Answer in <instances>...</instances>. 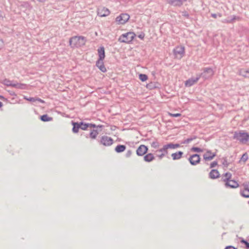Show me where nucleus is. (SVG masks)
Here are the masks:
<instances>
[{
    "label": "nucleus",
    "mask_w": 249,
    "mask_h": 249,
    "mask_svg": "<svg viewBox=\"0 0 249 249\" xmlns=\"http://www.w3.org/2000/svg\"><path fill=\"white\" fill-rule=\"evenodd\" d=\"M144 160L146 162H151L155 159V157L152 153H148L143 157Z\"/></svg>",
    "instance_id": "obj_20"
},
{
    "label": "nucleus",
    "mask_w": 249,
    "mask_h": 249,
    "mask_svg": "<svg viewBox=\"0 0 249 249\" xmlns=\"http://www.w3.org/2000/svg\"><path fill=\"white\" fill-rule=\"evenodd\" d=\"M23 85L17 83V84H14L13 87H15L18 89H23Z\"/></svg>",
    "instance_id": "obj_40"
},
{
    "label": "nucleus",
    "mask_w": 249,
    "mask_h": 249,
    "mask_svg": "<svg viewBox=\"0 0 249 249\" xmlns=\"http://www.w3.org/2000/svg\"><path fill=\"white\" fill-rule=\"evenodd\" d=\"M89 127H90L96 128V125L94 124L89 123Z\"/></svg>",
    "instance_id": "obj_47"
},
{
    "label": "nucleus",
    "mask_w": 249,
    "mask_h": 249,
    "mask_svg": "<svg viewBox=\"0 0 249 249\" xmlns=\"http://www.w3.org/2000/svg\"><path fill=\"white\" fill-rule=\"evenodd\" d=\"M239 74L245 77H249V70H241Z\"/></svg>",
    "instance_id": "obj_26"
},
{
    "label": "nucleus",
    "mask_w": 249,
    "mask_h": 249,
    "mask_svg": "<svg viewBox=\"0 0 249 249\" xmlns=\"http://www.w3.org/2000/svg\"><path fill=\"white\" fill-rule=\"evenodd\" d=\"M200 79V76H198V75L196 77V78H191L189 79L188 80H186L185 83V86L186 87H191L193 85H194L195 83H196L198 80Z\"/></svg>",
    "instance_id": "obj_15"
},
{
    "label": "nucleus",
    "mask_w": 249,
    "mask_h": 249,
    "mask_svg": "<svg viewBox=\"0 0 249 249\" xmlns=\"http://www.w3.org/2000/svg\"><path fill=\"white\" fill-rule=\"evenodd\" d=\"M139 79L142 82L146 81L148 79V76L145 74H139Z\"/></svg>",
    "instance_id": "obj_33"
},
{
    "label": "nucleus",
    "mask_w": 249,
    "mask_h": 249,
    "mask_svg": "<svg viewBox=\"0 0 249 249\" xmlns=\"http://www.w3.org/2000/svg\"><path fill=\"white\" fill-rule=\"evenodd\" d=\"M248 159V155L247 153H246L242 155V157L241 158L240 160L245 162Z\"/></svg>",
    "instance_id": "obj_36"
},
{
    "label": "nucleus",
    "mask_w": 249,
    "mask_h": 249,
    "mask_svg": "<svg viewBox=\"0 0 249 249\" xmlns=\"http://www.w3.org/2000/svg\"><path fill=\"white\" fill-rule=\"evenodd\" d=\"M0 98H3V97L2 96H0Z\"/></svg>",
    "instance_id": "obj_55"
},
{
    "label": "nucleus",
    "mask_w": 249,
    "mask_h": 249,
    "mask_svg": "<svg viewBox=\"0 0 249 249\" xmlns=\"http://www.w3.org/2000/svg\"><path fill=\"white\" fill-rule=\"evenodd\" d=\"M3 106V104L1 102H0V107H2Z\"/></svg>",
    "instance_id": "obj_52"
},
{
    "label": "nucleus",
    "mask_w": 249,
    "mask_h": 249,
    "mask_svg": "<svg viewBox=\"0 0 249 249\" xmlns=\"http://www.w3.org/2000/svg\"><path fill=\"white\" fill-rule=\"evenodd\" d=\"M168 149L166 145H164L162 148L156 151L157 153V156L159 158V159H162L164 157L168 154Z\"/></svg>",
    "instance_id": "obj_9"
},
{
    "label": "nucleus",
    "mask_w": 249,
    "mask_h": 249,
    "mask_svg": "<svg viewBox=\"0 0 249 249\" xmlns=\"http://www.w3.org/2000/svg\"><path fill=\"white\" fill-rule=\"evenodd\" d=\"M166 145L168 149H175L180 146V145L178 143L174 144L173 143H169Z\"/></svg>",
    "instance_id": "obj_27"
},
{
    "label": "nucleus",
    "mask_w": 249,
    "mask_h": 249,
    "mask_svg": "<svg viewBox=\"0 0 249 249\" xmlns=\"http://www.w3.org/2000/svg\"><path fill=\"white\" fill-rule=\"evenodd\" d=\"M225 249H237L234 248L233 246H229L226 247V248Z\"/></svg>",
    "instance_id": "obj_48"
},
{
    "label": "nucleus",
    "mask_w": 249,
    "mask_h": 249,
    "mask_svg": "<svg viewBox=\"0 0 249 249\" xmlns=\"http://www.w3.org/2000/svg\"><path fill=\"white\" fill-rule=\"evenodd\" d=\"M40 120L43 122H49L53 120V118L49 117L47 114H44L40 116Z\"/></svg>",
    "instance_id": "obj_25"
},
{
    "label": "nucleus",
    "mask_w": 249,
    "mask_h": 249,
    "mask_svg": "<svg viewBox=\"0 0 249 249\" xmlns=\"http://www.w3.org/2000/svg\"><path fill=\"white\" fill-rule=\"evenodd\" d=\"M197 137L196 136H194L192 137H191L186 140H185L183 142H181L182 144H187L190 142L191 141H193L194 140L196 139Z\"/></svg>",
    "instance_id": "obj_28"
},
{
    "label": "nucleus",
    "mask_w": 249,
    "mask_h": 249,
    "mask_svg": "<svg viewBox=\"0 0 249 249\" xmlns=\"http://www.w3.org/2000/svg\"><path fill=\"white\" fill-rule=\"evenodd\" d=\"M130 16L127 14H121L116 18V21L120 24L125 23L129 19Z\"/></svg>",
    "instance_id": "obj_8"
},
{
    "label": "nucleus",
    "mask_w": 249,
    "mask_h": 249,
    "mask_svg": "<svg viewBox=\"0 0 249 249\" xmlns=\"http://www.w3.org/2000/svg\"><path fill=\"white\" fill-rule=\"evenodd\" d=\"M243 185L244 187V190L243 191H249V183H243Z\"/></svg>",
    "instance_id": "obj_41"
},
{
    "label": "nucleus",
    "mask_w": 249,
    "mask_h": 249,
    "mask_svg": "<svg viewBox=\"0 0 249 249\" xmlns=\"http://www.w3.org/2000/svg\"><path fill=\"white\" fill-rule=\"evenodd\" d=\"M231 173L227 172L222 175L221 179L225 183L231 179Z\"/></svg>",
    "instance_id": "obj_19"
},
{
    "label": "nucleus",
    "mask_w": 249,
    "mask_h": 249,
    "mask_svg": "<svg viewBox=\"0 0 249 249\" xmlns=\"http://www.w3.org/2000/svg\"><path fill=\"white\" fill-rule=\"evenodd\" d=\"M225 186L227 188H236L239 187V185L238 183L234 180L231 179L226 183H225Z\"/></svg>",
    "instance_id": "obj_16"
},
{
    "label": "nucleus",
    "mask_w": 249,
    "mask_h": 249,
    "mask_svg": "<svg viewBox=\"0 0 249 249\" xmlns=\"http://www.w3.org/2000/svg\"><path fill=\"white\" fill-rule=\"evenodd\" d=\"M2 83L7 86H10L13 87L14 84L12 83V82L7 79H5L2 82Z\"/></svg>",
    "instance_id": "obj_29"
},
{
    "label": "nucleus",
    "mask_w": 249,
    "mask_h": 249,
    "mask_svg": "<svg viewBox=\"0 0 249 249\" xmlns=\"http://www.w3.org/2000/svg\"><path fill=\"white\" fill-rule=\"evenodd\" d=\"M72 124L73 125L72 131L74 133H76L78 132L79 128H80V123L78 122H72Z\"/></svg>",
    "instance_id": "obj_21"
},
{
    "label": "nucleus",
    "mask_w": 249,
    "mask_h": 249,
    "mask_svg": "<svg viewBox=\"0 0 249 249\" xmlns=\"http://www.w3.org/2000/svg\"><path fill=\"white\" fill-rule=\"evenodd\" d=\"M131 154H132L131 150H129L126 152L125 156H126V157L128 158L131 155Z\"/></svg>",
    "instance_id": "obj_45"
},
{
    "label": "nucleus",
    "mask_w": 249,
    "mask_h": 249,
    "mask_svg": "<svg viewBox=\"0 0 249 249\" xmlns=\"http://www.w3.org/2000/svg\"><path fill=\"white\" fill-rule=\"evenodd\" d=\"M113 140L110 137L104 135L101 137L100 143L106 146H109L112 144Z\"/></svg>",
    "instance_id": "obj_7"
},
{
    "label": "nucleus",
    "mask_w": 249,
    "mask_h": 249,
    "mask_svg": "<svg viewBox=\"0 0 249 249\" xmlns=\"http://www.w3.org/2000/svg\"><path fill=\"white\" fill-rule=\"evenodd\" d=\"M211 16L214 18H217V15L216 14H212Z\"/></svg>",
    "instance_id": "obj_49"
},
{
    "label": "nucleus",
    "mask_w": 249,
    "mask_h": 249,
    "mask_svg": "<svg viewBox=\"0 0 249 249\" xmlns=\"http://www.w3.org/2000/svg\"><path fill=\"white\" fill-rule=\"evenodd\" d=\"M235 19H236V17L234 16V17L233 18H232L231 19H230V20L225 19L223 21V22L227 23H232Z\"/></svg>",
    "instance_id": "obj_39"
},
{
    "label": "nucleus",
    "mask_w": 249,
    "mask_h": 249,
    "mask_svg": "<svg viewBox=\"0 0 249 249\" xmlns=\"http://www.w3.org/2000/svg\"><path fill=\"white\" fill-rule=\"evenodd\" d=\"M239 238L241 240H240L241 243L244 244L246 245V248L247 249H249V243L247 241L245 240L242 237H240Z\"/></svg>",
    "instance_id": "obj_32"
},
{
    "label": "nucleus",
    "mask_w": 249,
    "mask_h": 249,
    "mask_svg": "<svg viewBox=\"0 0 249 249\" xmlns=\"http://www.w3.org/2000/svg\"><path fill=\"white\" fill-rule=\"evenodd\" d=\"M103 126L102 125H96V128H101Z\"/></svg>",
    "instance_id": "obj_51"
},
{
    "label": "nucleus",
    "mask_w": 249,
    "mask_h": 249,
    "mask_svg": "<svg viewBox=\"0 0 249 249\" xmlns=\"http://www.w3.org/2000/svg\"><path fill=\"white\" fill-rule=\"evenodd\" d=\"M151 147L154 148H158L160 146V144L157 140L151 143Z\"/></svg>",
    "instance_id": "obj_34"
},
{
    "label": "nucleus",
    "mask_w": 249,
    "mask_h": 249,
    "mask_svg": "<svg viewBox=\"0 0 249 249\" xmlns=\"http://www.w3.org/2000/svg\"><path fill=\"white\" fill-rule=\"evenodd\" d=\"M182 16L186 17V18H189V14L186 12V11H184V12H182Z\"/></svg>",
    "instance_id": "obj_44"
},
{
    "label": "nucleus",
    "mask_w": 249,
    "mask_h": 249,
    "mask_svg": "<svg viewBox=\"0 0 249 249\" xmlns=\"http://www.w3.org/2000/svg\"><path fill=\"white\" fill-rule=\"evenodd\" d=\"M38 1H39V2H44L46 0H37Z\"/></svg>",
    "instance_id": "obj_53"
},
{
    "label": "nucleus",
    "mask_w": 249,
    "mask_h": 249,
    "mask_svg": "<svg viewBox=\"0 0 249 249\" xmlns=\"http://www.w3.org/2000/svg\"><path fill=\"white\" fill-rule=\"evenodd\" d=\"M218 16H219V17H221V14H219L218 15Z\"/></svg>",
    "instance_id": "obj_54"
},
{
    "label": "nucleus",
    "mask_w": 249,
    "mask_h": 249,
    "mask_svg": "<svg viewBox=\"0 0 249 249\" xmlns=\"http://www.w3.org/2000/svg\"><path fill=\"white\" fill-rule=\"evenodd\" d=\"M214 74V71L211 68H206L203 69V71L198 75L204 79H208L212 77Z\"/></svg>",
    "instance_id": "obj_5"
},
{
    "label": "nucleus",
    "mask_w": 249,
    "mask_h": 249,
    "mask_svg": "<svg viewBox=\"0 0 249 249\" xmlns=\"http://www.w3.org/2000/svg\"><path fill=\"white\" fill-rule=\"evenodd\" d=\"M187 0H166L168 3L174 6H181Z\"/></svg>",
    "instance_id": "obj_14"
},
{
    "label": "nucleus",
    "mask_w": 249,
    "mask_h": 249,
    "mask_svg": "<svg viewBox=\"0 0 249 249\" xmlns=\"http://www.w3.org/2000/svg\"><path fill=\"white\" fill-rule=\"evenodd\" d=\"M204 150L200 148H199V147H193L192 148H191V151H194V152H202L204 151Z\"/></svg>",
    "instance_id": "obj_35"
},
{
    "label": "nucleus",
    "mask_w": 249,
    "mask_h": 249,
    "mask_svg": "<svg viewBox=\"0 0 249 249\" xmlns=\"http://www.w3.org/2000/svg\"><path fill=\"white\" fill-rule=\"evenodd\" d=\"M240 194L244 197L249 198V191H242L241 190Z\"/></svg>",
    "instance_id": "obj_31"
},
{
    "label": "nucleus",
    "mask_w": 249,
    "mask_h": 249,
    "mask_svg": "<svg viewBox=\"0 0 249 249\" xmlns=\"http://www.w3.org/2000/svg\"><path fill=\"white\" fill-rule=\"evenodd\" d=\"M204 150L206 152L204 154L203 157L205 161H210L216 156V153H213L211 150L209 149H205Z\"/></svg>",
    "instance_id": "obj_11"
},
{
    "label": "nucleus",
    "mask_w": 249,
    "mask_h": 249,
    "mask_svg": "<svg viewBox=\"0 0 249 249\" xmlns=\"http://www.w3.org/2000/svg\"><path fill=\"white\" fill-rule=\"evenodd\" d=\"M135 36L133 32H128L121 35L119 38V41L121 42L129 43L133 40Z\"/></svg>",
    "instance_id": "obj_4"
},
{
    "label": "nucleus",
    "mask_w": 249,
    "mask_h": 249,
    "mask_svg": "<svg viewBox=\"0 0 249 249\" xmlns=\"http://www.w3.org/2000/svg\"><path fill=\"white\" fill-rule=\"evenodd\" d=\"M110 12L109 9L106 7L100 6L98 8L97 15L101 17H105L108 16Z\"/></svg>",
    "instance_id": "obj_10"
},
{
    "label": "nucleus",
    "mask_w": 249,
    "mask_h": 249,
    "mask_svg": "<svg viewBox=\"0 0 249 249\" xmlns=\"http://www.w3.org/2000/svg\"><path fill=\"white\" fill-rule=\"evenodd\" d=\"M26 100H27L28 101H31V97H30L29 98H25Z\"/></svg>",
    "instance_id": "obj_50"
},
{
    "label": "nucleus",
    "mask_w": 249,
    "mask_h": 249,
    "mask_svg": "<svg viewBox=\"0 0 249 249\" xmlns=\"http://www.w3.org/2000/svg\"><path fill=\"white\" fill-rule=\"evenodd\" d=\"M86 42V38L82 36H74L71 37L69 40L70 45L72 48L82 46Z\"/></svg>",
    "instance_id": "obj_3"
},
{
    "label": "nucleus",
    "mask_w": 249,
    "mask_h": 249,
    "mask_svg": "<svg viewBox=\"0 0 249 249\" xmlns=\"http://www.w3.org/2000/svg\"><path fill=\"white\" fill-rule=\"evenodd\" d=\"M98 134L99 132L97 130L93 129L89 133V137L91 139H95Z\"/></svg>",
    "instance_id": "obj_23"
},
{
    "label": "nucleus",
    "mask_w": 249,
    "mask_h": 249,
    "mask_svg": "<svg viewBox=\"0 0 249 249\" xmlns=\"http://www.w3.org/2000/svg\"><path fill=\"white\" fill-rule=\"evenodd\" d=\"M126 149V146L124 145H118L115 148V151L117 153H121L124 151Z\"/></svg>",
    "instance_id": "obj_22"
},
{
    "label": "nucleus",
    "mask_w": 249,
    "mask_h": 249,
    "mask_svg": "<svg viewBox=\"0 0 249 249\" xmlns=\"http://www.w3.org/2000/svg\"><path fill=\"white\" fill-rule=\"evenodd\" d=\"M32 103L36 102V101H37V102L41 103H44V101L43 100H41V99H39V98H35L32 97Z\"/></svg>",
    "instance_id": "obj_37"
},
{
    "label": "nucleus",
    "mask_w": 249,
    "mask_h": 249,
    "mask_svg": "<svg viewBox=\"0 0 249 249\" xmlns=\"http://www.w3.org/2000/svg\"><path fill=\"white\" fill-rule=\"evenodd\" d=\"M169 115L172 117H180L181 116V114L180 113H169Z\"/></svg>",
    "instance_id": "obj_38"
},
{
    "label": "nucleus",
    "mask_w": 249,
    "mask_h": 249,
    "mask_svg": "<svg viewBox=\"0 0 249 249\" xmlns=\"http://www.w3.org/2000/svg\"><path fill=\"white\" fill-rule=\"evenodd\" d=\"M4 46L3 40L0 38V50L2 49Z\"/></svg>",
    "instance_id": "obj_43"
},
{
    "label": "nucleus",
    "mask_w": 249,
    "mask_h": 249,
    "mask_svg": "<svg viewBox=\"0 0 249 249\" xmlns=\"http://www.w3.org/2000/svg\"><path fill=\"white\" fill-rule=\"evenodd\" d=\"M188 160L192 165H196L200 162V158L197 154L191 155L188 159Z\"/></svg>",
    "instance_id": "obj_12"
},
{
    "label": "nucleus",
    "mask_w": 249,
    "mask_h": 249,
    "mask_svg": "<svg viewBox=\"0 0 249 249\" xmlns=\"http://www.w3.org/2000/svg\"><path fill=\"white\" fill-rule=\"evenodd\" d=\"M147 151V147L144 145L142 144L137 148L136 154L139 156H142L146 154Z\"/></svg>",
    "instance_id": "obj_13"
},
{
    "label": "nucleus",
    "mask_w": 249,
    "mask_h": 249,
    "mask_svg": "<svg viewBox=\"0 0 249 249\" xmlns=\"http://www.w3.org/2000/svg\"><path fill=\"white\" fill-rule=\"evenodd\" d=\"M217 165V162L214 161L210 164V168H213Z\"/></svg>",
    "instance_id": "obj_42"
},
{
    "label": "nucleus",
    "mask_w": 249,
    "mask_h": 249,
    "mask_svg": "<svg viewBox=\"0 0 249 249\" xmlns=\"http://www.w3.org/2000/svg\"><path fill=\"white\" fill-rule=\"evenodd\" d=\"M183 153L182 151H178L171 154L173 160H177L181 159Z\"/></svg>",
    "instance_id": "obj_18"
},
{
    "label": "nucleus",
    "mask_w": 249,
    "mask_h": 249,
    "mask_svg": "<svg viewBox=\"0 0 249 249\" xmlns=\"http://www.w3.org/2000/svg\"><path fill=\"white\" fill-rule=\"evenodd\" d=\"M98 54L99 58L96 62V66L102 72H105L107 71V69L103 62L105 57V48L104 47H100L98 49Z\"/></svg>",
    "instance_id": "obj_1"
},
{
    "label": "nucleus",
    "mask_w": 249,
    "mask_h": 249,
    "mask_svg": "<svg viewBox=\"0 0 249 249\" xmlns=\"http://www.w3.org/2000/svg\"><path fill=\"white\" fill-rule=\"evenodd\" d=\"M220 177V174L217 170L212 169L209 174V177L213 179L218 178Z\"/></svg>",
    "instance_id": "obj_17"
},
{
    "label": "nucleus",
    "mask_w": 249,
    "mask_h": 249,
    "mask_svg": "<svg viewBox=\"0 0 249 249\" xmlns=\"http://www.w3.org/2000/svg\"><path fill=\"white\" fill-rule=\"evenodd\" d=\"M222 164L225 167H228L232 163V161L228 160L226 157H223L221 159Z\"/></svg>",
    "instance_id": "obj_24"
},
{
    "label": "nucleus",
    "mask_w": 249,
    "mask_h": 249,
    "mask_svg": "<svg viewBox=\"0 0 249 249\" xmlns=\"http://www.w3.org/2000/svg\"><path fill=\"white\" fill-rule=\"evenodd\" d=\"M173 52L177 58L181 59L185 53L184 47L183 46H177L174 49Z\"/></svg>",
    "instance_id": "obj_6"
},
{
    "label": "nucleus",
    "mask_w": 249,
    "mask_h": 249,
    "mask_svg": "<svg viewBox=\"0 0 249 249\" xmlns=\"http://www.w3.org/2000/svg\"><path fill=\"white\" fill-rule=\"evenodd\" d=\"M233 139L239 141L241 143L249 144V134L244 131H235Z\"/></svg>",
    "instance_id": "obj_2"
},
{
    "label": "nucleus",
    "mask_w": 249,
    "mask_h": 249,
    "mask_svg": "<svg viewBox=\"0 0 249 249\" xmlns=\"http://www.w3.org/2000/svg\"><path fill=\"white\" fill-rule=\"evenodd\" d=\"M80 125V129L86 130L89 127V123H84L83 122L79 123Z\"/></svg>",
    "instance_id": "obj_30"
},
{
    "label": "nucleus",
    "mask_w": 249,
    "mask_h": 249,
    "mask_svg": "<svg viewBox=\"0 0 249 249\" xmlns=\"http://www.w3.org/2000/svg\"><path fill=\"white\" fill-rule=\"evenodd\" d=\"M138 37L139 38H140V39H143L144 38V33H142L140 35H139L138 36Z\"/></svg>",
    "instance_id": "obj_46"
}]
</instances>
